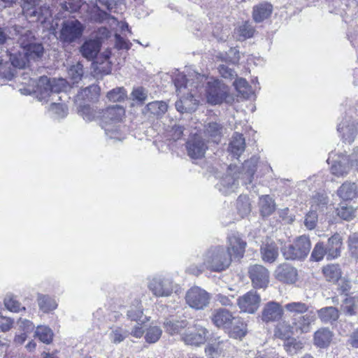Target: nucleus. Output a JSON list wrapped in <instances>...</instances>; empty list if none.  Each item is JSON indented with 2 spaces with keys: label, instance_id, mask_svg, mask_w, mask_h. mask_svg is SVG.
<instances>
[{
  "label": "nucleus",
  "instance_id": "nucleus-1",
  "mask_svg": "<svg viewBox=\"0 0 358 358\" xmlns=\"http://www.w3.org/2000/svg\"><path fill=\"white\" fill-rule=\"evenodd\" d=\"M66 87V81L63 78H49L47 76H41L37 82L36 90L37 99L43 103L50 102L48 112L55 118H63L68 113L67 107L62 101V93Z\"/></svg>",
  "mask_w": 358,
  "mask_h": 358
},
{
  "label": "nucleus",
  "instance_id": "nucleus-2",
  "mask_svg": "<svg viewBox=\"0 0 358 358\" xmlns=\"http://www.w3.org/2000/svg\"><path fill=\"white\" fill-rule=\"evenodd\" d=\"M204 75L195 73L194 78L187 79L182 74L176 76L173 83L179 100L176 102V110L181 113H191L196 110L199 101L198 94L203 92L204 83L207 80Z\"/></svg>",
  "mask_w": 358,
  "mask_h": 358
},
{
  "label": "nucleus",
  "instance_id": "nucleus-3",
  "mask_svg": "<svg viewBox=\"0 0 358 358\" xmlns=\"http://www.w3.org/2000/svg\"><path fill=\"white\" fill-rule=\"evenodd\" d=\"M231 263V255L224 246H213L206 250L201 256V262L191 265L188 271L195 275H199L205 269L221 272L228 268Z\"/></svg>",
  "mask_w": 358,
  "mask_h": 358
},
{
  "label": "nucleus",
  "instance_id": "nucleus-4",
  "mask_svg": "<svg viewBox=\"0 0 358 358\" xmlns=\"http://www.w3.org/2000/svg\"><path fill=\"white\" fill-rule=\"evenodd\" d=\"M101 113V124L106 135L111 139L123 140L128 130L125 126L120 123L125 113L124 108L119 105H115L108 107Z\"/></svg>",
  "mask_w": 358,
  "mask_h": 358
},
{
  "label": "nucleus",
  "instance_id": "nucleus-5",
  "mask_svg": "<svg viewBox=\"0 0 358 358\" xmlns=\"http://www.w3.org/2000/svg\"><path fill=\"white\" fill-rule=\"evenodd\" d=\"M310 248L309 237L302 235L297 237L293 244L282 248V252L286 259H302L307 257Z\"/></svg>",
  "mask_w": 358,
  "mask_h": 358
},
{
  "label": "nucleus",
  "instance_id": "nucleus-6",
  "mask_svg": "<svg viewBox=\"0 0 358 358\" xmlns=\"http://www.w3.org/2000/svg\"><path fill=\"white\" fill-rule=\"evenodd\" d=\"M148 289L157 297H168L171 295L174 289L173 281L171 278L157 275L149 280Z\"/></svg>",
  "mask_w": 358,
  "mask_h": 358
},
{
  "label": "nucleus",
  "instance_id": "nucleus-7",
  "mask_svg": "<svg viewBox=\"0 0 358 358\" xmlns=\"http://www.w3.org/2000/svg\"><path fill=\"white\" fill-rule=\"evenodd\" d=\"M84 26L76 19L65 20L62 24L59 39L64 43L70 44L79 39L83 35Z\"/></svg>",
  "mask_w": 358,
  "mask_h": 358
},
{
  "label": "nucleus",
  "instance_id": "nucleus-8",
  "mask_svg": "<svg viewBox=\"0 0 358 358\" xmlns=\"http://www.w3.org/2000/svg\"><path fill=\"white\" fill-rule=\"evenodd\" d=\"M206 83L207 86L204 91L208 102L212 105L222 103L229 94L227 85L213 78L208 80Z\"/></svg>",
  "mask_w": 358,
  "mask_h": 358
},
{
  "label": "nucleus",
  "instance_id": "nucleus-9",
  "mask_svg": "<svg viewBox=\"0 0 358 358\" xmlns=\"http://www.w3.org/2000/svg\"><path fill=\"white\" fill-rule=\"evenodd\" d=\"M185 300L191 308L196 310H202L208 306L210 295L199 287H193L187 292Z\"/></svg>",
  "mask_w": 358,
  "mask_h": 358
},
{
  "label": "nucleus",
  "instance_id": "nucleus-10",
  "mask_svg": "<svg viewBox=\"0 0 358 358\" xmlns=\"http://www.w3.org/2000/svg\"><path fill=\"white\" fill-rule=\"evenodd\" d=\"M22 8L26 17L35 18L41 22H45L50 15L49 8L39 6L38 0H23Z\"/></svg>",
  "mask_w": 358,
  "mask_h": 358
},
{
  "label": "nucleus",
  "instance_id": "nucleus-11",
  "mask_svg": "<svg viewBox=\"0 0 358 358\" xmlns=\"http://www.w3.org/2000/svg\"><path fill=\"white\" fill-rule=\"evenodd\" d=\"M327 162L330 165L331 173L338 177L348 174L352 167L348 157L343 154L332 152L329 154Z\"/></svg>",
  "mask_w": 358,
  "mask_h": 358
},
{
  "label": "nucleus",
  "instance_id": "nucleus-12",
  "mask_svg": "<svg viewBox=\"0 0 358 358\" xmlns=\"http://www.w3.org/2000/svg\"><path fill=\"white\" fill-rule=\"evenodd\" d=\"M260 296L255 291H250L237 299V304L241 312L252 314L259 307Z\"/></svg>",
  "mask_w": 358,
  "mask_h": 358
},
{
  "label": "nucleus",
  "instance_id": "nucleus-13",
  "mask_svg": "<svg viewBox=\"0 0 358 358\" xmlns=\"http://www.w3.org/2000/svg\"><path fill=\"white\" fill-rule=\"evenodd\" d=\"M249 277L255 288H266L269 283V271L264 266L255 264L248 270Z\"/></svg>",
  "mask_w": 358,
  "mask_h": 358
},
{
  "label": "nucleus",
  "instance_id": "nucleus-14",
  "mask_svg": "<svg viewBox=\"0 0 358 358\" xmlns=\"http://www.w3.org/2000/svg\"><path fill=\"white\" fill-rule=\"evenodd\" d=\"M208 331L199 324L189 327L182 336L184 342L187 345H199L205 343Z\"/></svg>",
  "mask_w": 358,
  "mask_h": 358
},
{
  "label": "nucleus",
  "instance_id": "nucleus-15",
  "mask_svg": "<svg viewBox=\"0 0 358 358\" xmlns=\"http://www.w3.org/2000/svg\"><path fill=\"white\" fill-rule=\"evenodd\" d=\"M316 319V313L313 310H310L305 315L293 317L292 322L295 333L301 334L310 331L311 326L315 323Z\"/></svg>",
  "mask_w": 358,
  "mask_h": 358
},
{
  "label": "nucleus",
  "instance_id": "nucleus-16",
  "mask_svg": "<svg viewBox=\"0 0 358 358\" xmlns=\"http://www.w3.org/2000/svg\"><path fill=\"white\" fill-rule=\"evenodd\" d=\"M246 242L237 233H233L227 237L226 251L231 255V258L240 259L244 255Z\"/></svg>",
  "mask_w": 358,
  "mask_h": 358
},
{
  "label": "nucleus",
  "instance_id": "nucleus-17",
  "mask_svg": "<svg viewBox=\"0 0 358 358\" xmlns=\"http://www.w3.org/2000/svg\"><path fill=\"white\" fill-rule=\"evenodd\" d=\"M283 315L282 306L275 301L266 303L262 310V320L266 323L279 320Z\"/></svg>",
  "mask_w": 358,
  "mask_h": 358
},
{
  "label": "nucleus",
  "instance_id": "nucleus-18",
  "mask_svg": "<svg viewBox=\"0 0 358 358\" xmlns=\"http://www.w3.org/2000/svg\"><path fill=\"white\" fill-rule=\"evenodd\" d=\"M275 278L286 284H293L297 280V271L295 268L287 264L279 265L275 272Z\"/></svg>",
  "mask_w": 358,
  "mask_h": 358
},
{
  "label": "nucleus",
  "instance_id": "nucleus-19",
  "mask_svg": "<svg viewBox=\"0 0 358 358\" xmlns=\"http://www.w3.org/2000/svg\"><path fill=\"white\" fill-rule=\"evenodd\" d=\"M186 147L188 155L194 159L202 157L208 148L206 144L199 136H195L188 141Z\"/></svg>",
  "mask_w": 358,
  "mask_h": 358
},
{
  "label": "nucleus",
  "instance_id": "nucleus-20",
  "mask_svg": "<svg viewBox=\"0 0 358 358\" xmlns=\"http://www.w3.org/2000/svg\"><path fill=\"white\" fill-rule=\"evenodd\" d=\"M225 130V128L221 124L216 122H210L205 125L203 134L208 141L218 143L220 142Z\"/></svg>",
  "mask_w": 358,
  "mask_h": 358
},
{
  "label": "nucleus",
  "instance_id": "nucleus-21",
  "mask_svg": "<svg viewBox=\"0 0 358 358\" xmlns=\"http://www.w3.org/2000/svg\"><path fill=\"white\" fill-rule=\"evenodd\" d=\"M236 320L231 313L224 308L215 310L212 314V321L217 327L228 328Z\"/></svg>",
  "mask_w": 358,
  "mask_h": 358
},
{
  "label": "nucleus",
  "instance_id": "nucleus-22",
  "mask_svg": "<svg viewBox=\"0 0 358 358\" xmlns=\"http://www.w3.org/2000/svg\"><path fill=\"white\" fill-rule=\"evenodd\" d=\"M338 131L341 134L345 142L351 143L357 135V127L355 121L345 119L338 125Z\"/></svg>",
  "mask_w": 358,
  "mask_h": 358
},
{
  "label": "nucleus",
  "instance_id": "nucleus-23",
  "mask_svg": "<svg viewBox=\"0 0 358 358\" xmlns=\"http://www.w3.org/2000/svg\"><path fill=\"white\" fill-rule=\"evenodd\" d=\"M101 48L100 43L96 40L86 41L80 47V52L87 60H93L99 53Z\"/></svg>",
  "mask_w": 358,
  "mask_h": 358
},
{
  "label": "nucleus",
  "instance_id": "nucleus-24",
  "mask_svg": "<svg viewBox=\"0 0 358 358\" xmlns=\"http://www.w3.org/2000/svg\"><path fill=\"white\" fill-rule=\"evenodd\" d=\"M260 252L262 260L268 263L274 262L278 256V248L273 241L263 243Z\"/></svg>",
  "mask_w": 358,
  "mask_h": 358
},
{
  "label": "nucleus",
  "instance_id": "nucleus-25",
  "mask_svg": "<svg viewBox=\"0 0 358 358\" xmlns=\"http://www.w3.org/2000/svg\"><path fill=\"white\" fill-rule=\"evenodd\" d=\"M342 241L339 234L333 235L328 239L327 245V259H332L338 257L341 255Z\"/></svg>",
  "mask_w": 358,
  "mask_h": 358
},
{
  "label": "nucleus",
  "instance_id": "nucleus-26",
  "mask_svg": "<svg viewBox=\"0 0 358 358\" xmlns=\"http://www.w3.org/2000/svg\"><path fill=\"white\" fill-rule=\"evenodd\" d=\"M273 6L268 2L260 3L253 8L252 17L256 22L267 19L272 13Z\"/></svg>",
  "mask_w": 358,
  "mask_h": 358
},
{
  "label": "nucleus",
  "instance_id": "nucleus-27",
  "mask_svg": "<svg viewBox=\"0 0 358 358\" xmlns=\"http://www.w3.org/2000/svg\"><path fill=\"white\" fill-rule=\"evenodd\" d=\"M258 158L252 157L250 159L245 161L242 166L241 175L245 184H250L252 181L253 176L257 169Z\"/></svg>",
  "mask_w": 358,
  "mask_h": 358
},
{
  "label": "nucleus",
  "instance_id": "nucleus-28",
  "mask_svg": "<svg viewBox=\"0 0 358 358\" xmlns=\"http://www.w3.org/2000/svg\"><path fill=\"white\" fill-rule=\"evenodd\" d=\"M245 148V138L243 135L237 132L234 133L229 145V151L236 158L241 156Z\"/></svg>",
  "mask_w": 358,
  "mask_h": 358
},
{
  "label": "nucleus",
  "instance_id": "nucleus-29",
  "mask_svg": "<svg viewBox=\"0 0 358 358\" xmlns=\"http://www.w3.org/2000/svg\"><path fill=\"white\" fill-rule=\"evenodd\" d=\"M337 194L343 200H352L358 194L357 186L355 182H344L338 189Z\"/></svg>",
  "mask_w": 358,
  "mask_h": 358
},
{
  "label": "nucleus",
  "instance_id": "nucleus-30",
  "mask_svg": "<svg viewBox=\"0 0 358 358\" xmlns=\"http://www.w3.org/2000/svg\"><path fill=\"white\" fill-rule=\"evenodd\" d=\"M187 324L186 320H177L173 316L166 318L164 322V327L171 335L179 333Z\"/></svg>",
  "mask_w": 358,
  "mask_h": 358
},
{
  "label": "nucleus",
  "instance_id": "nucleus-31",
  "mask_svg": "<svg viewBox=\"0 0 358 358\" xmlns=\"http://www.w3.org/2000/svg\"><path fill=\"white\" fill-rule=\"evenodd\" d=\"M37 303L40 310L45 313L52 311L57 307V303L55 299L49 295L38 294L37 296Z\"/></svg>",
  "mask_w": 358,
  "mask_h": 358
},
{
  "label": "nucleus",
  "instance_id": "nucleus-32",
  "mask_svg": "<svg viewBox=\"0 0 358 358\" xmlns=\"http://www.w3.org/2000/svg\"><path fill=\"white\" fill-rule=\"evenodd\" d=\"M59 6L64 11L69 13H76L80 9H87L89 5L81 0H59Z\"/></svg>",
  "mask_w": 358,
  "mask_h": 358
},
{
  "label": "nucleus",
  "instance_id": "nucleus-33",
  "mask_svg": "<svg viewBox=\"0 0 358 358\" xmlns=\"http://www.w3.org/2000/svg\"><path fill=\"white\" fill-rule=\"evenodd\" d=\"M294 333L293 322L289 324L285 321L279 322L274 331L275 336L282 340L290 338Z\"/></svg>",
  "mask_w": 358,
  "mask_h": 358
},
{
  "label": "nucleus",
  "instance_id": "nucleus-34",
  "mask_svg": "<svg viewBox=\"0 0 358 358\" xmlns=\"http://www.w3.org/2000/svg\"><path fill=\"white\" fill-rule=\"evenodd\" d=\"M332 337L331 332L327 328L317 330L314 335V343L320 348H325L329 345Z\"/></svg>",
  "mask_w": 358,
  "mask_h": 358
},
{
  "label": "nucleus",
  "instance_id": "nucleus-35",
  "mask_svg": "<svg viewBox=\"0 0 358 358\" xmlns=\"http://www.w3.org/2000/svg\"><path fill=\"white\" fill-rule=\"evenodd\" d=\"M134 307H130V309L127 311V317L131 321L136 322L145 323L147 320L146 317L143 318V308L141 304V301L138 299L134 301Z\"/></svg>",
  "mask_w": 358,
  "mask_h": 358
},
{
  "label": "nucleus",
  "instance_id": "nucleus-36",
  "mask_svg": "<svg viewBox=\"0 0 358 358\" xmlns=\"http://www.w3.org/2000/svg\"><path fill=\"white\" fill-rule=\"evenodd\" d=\"M259 206L262 216L271 215L275 208L274 201L269 195H264L259 198Z\"/></svg>",
  "mask_w": 358,
  "mask_h": 358
},
{
  "label": "nucleus",
  "instance_id": "nucleus-37",
  "mask_svg": "<svg viewBox=\"0 0 358 358\" xmlns=\"http://www.w3.org/2000/svg\"><path fill=\"white\" fill-rule=\"evenodd\" d=\"M23 52L29 60L40 59L43 55L44 48L41 43L34 42L24 49Z\"/></svg>",
  "mask_w": 358,
  "mask_h": 358
},
{
  "label": "nucleus",
  "instance_id": "nucleus-38",
  "mask_svg": "<svg viewBox=\"0 0 358 358\" xmlns=\"http://www.w3.org/2000/svg\"><path fill=\"white\" fill-rule=\"evenodd\" d=\"M319 318L325 323L336 321L338 317V310L332 306L325 307L317 310Z\"/></svg>",
  "mask_w": 358,
  "mask_h": 358
},
{
  "label": "nucleus",
  "instance_id": "nucleus-39",
  "mask_svg": "<svg viewBox=\"0 0 358 358\" xmlns=\"http://www.w3.org/2000/svg\"><path fill=\"white\" fill-rule=\"evenodd\" d=\"M322 271L327 281L336 282L341 277V271L338 265L329 264L324 266Z\"/></svg>",
  "mask_w": 358,
  "mask_h": 358
},
{
  "label": "nucleus",
  "instance_id": "nucleus-40",
  "mask_svg": "<svg viewBox=\"0 0 358 358\" xmlns=\"http://www.w3.org/2000/svg\"><path fill=\"white\" fill-rule=\"evenodd\" d=\"M129 334V332L122 327L114 326L110 328L109 338L114 344L122 342Z\"/></svg>",
  "mask_w": 358,
  "mask_h": 358
},
{
  "label": "nucleus",
  "instance_id": "nucleus-41",
  "mask_svg": "<svg viewBox=\"0 0 358 358\" xmlns=\"http://www.w3.org/2000/svg\"><path fill=\"white\" fill-rule=\"evenodd\" d=\"M147 110L152 115L157 117L163 115L168 109V105L163 101H155L149 103L147 106Z\"/></svg>",
  "mask_w": 358,
  "mask_h": 358
},
{
  "label": "nucleus",
  "instance_id": "nucleus-42",
  "mask_svg": "<svg viewBox=\"0 0 358 358\" xmlns=\"http://www.w3.org/2000/svg\"><path fill=\"white\" fill-rule=\"evenodd\" d=\"M99 95V87L96 85H90L81 90L78 94V98L94 101L98 99Z\"/></svg>",
  "mask_w": 358,
  "mask_h": 358
},
{
  "label": "nucleus",
  "instance_id": "nucleus-43",
  "mask_svg": "<svg viewBox=\"0 0 358 358\" xmlns=\"http://www.w3.org/2000/svg\"><path fill=\"white\" fill-rule=\"evenodd\" d=\"M236 180L231 176H227L224 178H222L220 183L218 185L219 189L224 194H229L231 192H234L235 189L237 188Z\"/></svg>",
  "mask_w": 358,
  "mask_h": 358
},
{
  "label": "nucleus",
  "instance_id": "nucleus-44",
  "mask_svg": "<svg viewBox=\"0 0 358 358\" xmlns=\"http://www.w3.org/2000/svg\"><path fill=\"white\" fill-rule=\"evenodd\" d=\"M254 33V27L248 22H245L235 31L238 41H245L247 38H250L253 36Z\"/></svg>",
  "mask_w": 358,
  "mask_h": 358
},
{
  "label": "nucleus",
  "instance_id": "nucleus-45",
  "mask_svg": "<svg viewBox=\"0 0 358 358\" xmlns=\"http://www.w3.org/2000/svg\"><path fill=\"white\" fill-rule=\"evenodd\" d=\"M78 114L86 121H92L101 117V112H98L89 105H80L78 109Z\"/></svg>",
  "mask_w": 358,
  "mask_h": 358
},
{
  "label": "nucleus",
  "instance_id": "nucleus-46",
  "mask_svg": "<svg viewBox=\"0 0 358 358\" xmlns=\"http://www.w3.org/2000/svg\"><path fill=\"white\" fill-rule=\"evenodd\" d=\"M29 59L24 55L23 52H15L11 53L9 55V61L8 62L12 65V66L15 69V68L23 69L25 67L28 62Z\"/></svg>",
  "mask_w": 358,
  "mask_h": 358
},
{
  "label": "nucleus",
  "instance_id": "nucleus-47",
  "mask_svg": "<svg viewBox=\"0 0 358 358\" xmlns=\"http://www.w3.org/2000/svg\"><path fill=\"white\" fill-rule=\"evenodd\" d=\"M110 57V52L106 51L101 54V57L99 59H101L102 57L104 59V61L101 63L99 64V62H96L95 69L98 71L99 73L104 75H108L111 71V64L108 61Z\"/></svg>",
  "mask_w": 358,
  "mask_h": 358
},
{
  "label": "nucleus",
  "instance_id": "nucleus-48",
  "mask_svg": "<svg viewBox=\"0 0 358 358\" xmlns=\"http://www.w3.org/2000/svg\"><path fill=\"white\" fill-rule=\"evenodd\" d=\"M89 18L91 21L101 23L108 20L110 15L98 6H93L89 11Z\"/></svg>",
  "mask_w": 358,
  "mask_h": 358
},
{
  "label": "nucleus",
  "instance_id": "nucleus-49",
  "mask_svg": "<svg viewBox=\"0 0 358 358\" xmlns=\"http://www.w3.org/2000/svg\"><path fill=\"white\" fill-rule=\"evenodd\" d=\"M327 197L323 194H316L310 200V209L314 211L323 210L327 204Z\"/></svg>",
  "mask_w": 358,
  "mask_h": 358
},
{
  "label": "nucleus",
  "instance_id": "nucleus-50",
  "mask_svg": "<svg viewBox=\"0 0 358 358\" xmlns=\"http://www.w3.org/2000/svg\"><path fill=\"white\" fill-rule=\"evenodd\" d=\"M284 348L290 355H294L303 348V344L301 341H297L294 338H289L285 340Z\"/></svg>",
  "mask_w": 358,
  "mask_h": 358
},
{
  "label": "nucleus",
  "instance_id": "nucleus-51",
  "mask_svg": "<svg viewBox=\"0 0 358 358\" xmlns=\"http://www.w3.org/2000/svg\"><path fill=\"white\" fill-rule=\"evenodd\" d=\"M285 310L294 314H303L308 312V306L303 302H291L285 305Z\"/></svg>",
  "mask_w": 358,
  "mask_h": 358
},
{
  "label": "nucleus",
  "instance_id": "nucleus-52",
  "mask_svg": "<svg viewBox=\"0 0 358 358\" xmlns=\"http://www.w3.org/2000/svg\"><path fill=\"white\" fill-rule=\"evenodd\" d=\"M162 334V331L159 327L150 326L145 331V341L148 343H155L160 338Z\"/></svg>",
  "mask_w": 358,
  "mask_h": 358
},
{
  "label": "nucleus",
  "instance_id": "nucleus-53",
  "mask_svg": "<svg viewBox=\"0 0 358 358\" xmlns=\"http://www.w3.org/2000/svg\"><path fill=\"white\" fill-rule=\"evenodd\" d=\"M5 307L10 311L13 313H19L21 310H25V307L17 300L15 296H7L3 301Z\"/></svg>",
  "mask_w": 358,
  "mask_h": 358
},
{
  "label": "nucleus",
  "instance_id": "nucleus-54",
  "mask_svg": "<svg viewBox=\"0 0 358 358\" xmlns=\"http://www.w3.org/2000/svg\"><path fill=\"white\" fill-rule=\"evenodd\" d=\"M15 74V69L8 62L0 58V77L10 80Z\"/></svg>",
  "mask_w": 358,
  "mask_h": 358
},
{
  "label": "nucleus",
  "instance_id": "nucleus-55",
  "mask_svg": "<svg viewBox=\"0 0 358 358\" xmlns=\"http://www.w3.org/2000/svg\"><path fill=\"white\" fill-rule=\"evenodd\" d=\"M36 335L41 341L44 343H50L52 340V330L45 326H38L36 331Z\"/></svg>",
  "mask_w": 358,
  "mask_h": 358
},
{
  "label": "nucleus",
  "instance_id": "nucleus-56",
  "mask_svg": "<svg viewBox=\"0 0 358 358\" xmlns=\"http://www.w3.org/2000/svg\"><path fill=\"white\" fill-rule=\"evenodd\" d=\"M337 214L345 220H350L356 216V209L351 206L341 204L337 208Z\"/></svg>",
  "mask_w": 358,
  "mask_h": 358
},
{
  "label": "nucleus",
  "instance_id": "nucleus-57",
  "mask_svg": "<svg viewBox=\"0 0 358 358\" xmlns=\"http://www.w3.org/2000/svg\"><path fill=\"white\" fill-rule=\"evenodd\" d=\"M234 85L236 91L241 94L243 97H249L251 90L247 80L244 78H238L234 82Z\"/></svg>",
  "mask_w": 358,
  "mask_h": 358
},
{
  "label": "nucleus",
  "instance_id": "nucleus-58",
  "mask_svg": "<svg viewBox=\"0 0 358 358\" xmlns=\"http://www.w3.org/2000/svg\"><path fill=\"white\" fill-rule=\"evenodd\" d=\"M358 307V298L348 297L342 304L343 310L350 315H355Z\"/></svg>",
  "mask_w": 358,
  "mask_h": 358
},
{
  "label": "nucleus",
  "instance_id": "nucleus-59",
  "mask_svg": "<svg viewBox=\"0 0 358 358\" xmlns=\"http://www.w3.org/2000/svg\"><path fill=\"white\" fill-rule=\"evenodd\" d=\"M84 73L83 66L80 62L71 66L69 71L68 74L73 83H78L81 80Z\"/></svg>",
  "mask_w": 358,
  "mask_h": 358
},
{
  "label": "nucleus",
  "instance_id": "nucleus-60",
  "mask_svg": "<svg viewBox=\"0 0 358 358\" xmlns=\"http://www.w3.org/2000/svg\"><path fill=\"white\" fill-rule=\"evenodd\" d=\"M35 41V36L32 31L29 30H23L17 39L22 50L25 49L29 45L33 43Z\"/></svg>",
  "mask_w": 358,
  "mask_h": 358
},
{
  "label": "nucleus",
  "instance_id": "nucleus-61",
  "mask_svg": "<svg viewBox=\"0 0 358 358\" xmlns=\"http://www.w3.org/2000/svg\"><path fill=\"white\" fill-rule=\"evenodd\" d=\"M237 209L239 214L243 217L250 212V206L246 196H240L237 199Z\"/></svg>",
  "mask_w": 358,
  "mask_h": 358
},
{
  "label": "nucleus",
  "instance_id": "nucleus-62",
  "mask_svg": "<svg viewBox=\"0 0 358 358\" xmlns=\"http://www.w3.org/2000/svg\"><path fill=\"white\" fill-rule=\"evenodd\" d=\"M127 96V93L123 87L115 88L107 94L108 99L113 102H118L124 100Z\"/></svg>",
  "mask_w": 358,
  "mask_h": 358
},
{
  "label": "nucleus",
  "instance_id": "nucleus-63",
  "mask_svg": "<svg viewBox=\"0 0 358 358\" xmlns=\"http://www.w3.org/2000/svg\"><path fill=\"white\" fill-rule=\"evenodd\" d=\"M348 248L350 255L358 259V234H352L348 238Z\"/></svg>",
  "mask_w": 358,
  "mask_h": 358
},
{
  "label": "nucleus",
  "instance_id": "nucleus-64",
  "mask_svg": "<svg viewBox=\"0 0 358 358\" xmlns=\"http://www.w3.org/2000/svg\"><path fill=\"white\" fill-rule=\"evenodd\" d=\"M317 222V214L316 211L313 210H310V211L306 214L304 220V225L306 227L312 230L315 229Z\"/></svg>",
  "mask_w": 358,
  "mask_h": 358
}]
</instances>
